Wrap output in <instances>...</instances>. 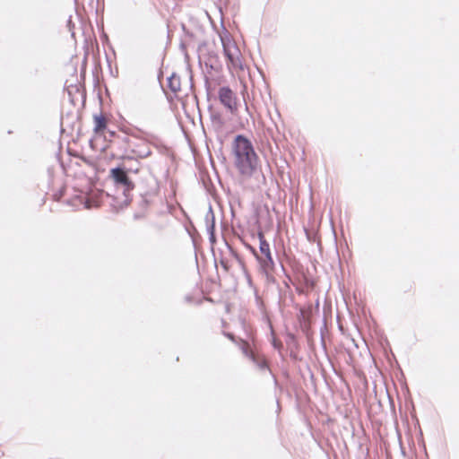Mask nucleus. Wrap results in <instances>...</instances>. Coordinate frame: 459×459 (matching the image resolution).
Here are the masks:
<instances>
[{
	"label": "nucleus",
	"mask_w": 459,
	"mask_h": 459,
	"mask_svg": "<svg viewBox=\"0 0 459 459\" xmlns=\"http://www.w3.org/2000/svg\"><path fill=\"white\" fill-rule=\"evenodd\" d=\"M111 176L115 182L123 185L126 187V190L133 188L131 181L123 169L119 168L111 169Z\"/></svg>",
	"instance_id": "39448f33"
},
{
	"label": "nucleus",
	"mask_w": 459,
	"mask_h": 459,
	"mask_svg": "<svg viewBox=\"0 0 459 459\" xmlns=\"http://www.w3.org/2000/svg\"><path fill=\"white\" fill-rule=\"evenodd\" d=\"M169 84H170V88H171L174 91H176L178 90V89H177V87L172 86V80H169Z\"/></svg>",
	"instance_id": "6e6552de"
},
{
	"label": "nucleus",
	"mask_w": 459,
	"mask_h": 459,
	"mask_svg": "<svg viewBox=\"0 0 459 459\" xmlns=\"http://www.w3.org/2000/svg\"><path fill=\"white\" fill-rule=\"evenodd\" d=\"M221 39L229 65L234 68H241V53L236 43L228 35L221 36Z\"/></svg>",
	"instance_id": "f03ea898"
},
{
	"label": "nucleus",
	"mask_w": 459,
	"mask_h": 459,
	"mask_svg": "<svg viewBox=\"0 0 459 459\" xmlns=\"http://www.w3.org/2000/svg\"><path fill=\"white\" fill-rule=\"evenodd\" d=\"M259 367H260L261 368H264V367H265V363H264V362H262L261 364H259Z\"/></svg>",
	"instance_id": "1a4fd4ad"
},
{
	"label": "nucleus",
	"mask_w": 459,
	"mask_h": 459,
	"mask_svg": "<svg viewBox=\"0 0 459 459\" xmlns=\"http://www.w3.org/2000/svg\"><path fill=\"white\" fill-rule=\"evenodd\" d=\"M228 336L230 338V339H233V336L231 334H228Z\"/></svg>",
	"instance_id": "9d476101"
},
{
	"label": "nucleus",
	"mask_w": 459,
	"mask_h": 459,
	"mask_svg": "<svg viewBox=\"0 0 459 459\" xmlns=\"http://www.w3.org/2000/svg\"><path fill=\"white\" fill-rule=\"evenodd\" d=\"M234 164L238 172L246 178H250L256 170L258 156L252 143L243 135H237L232 144Z\"/></svg>",
	"instance_id": "f257e3e1"
},
{
	"label": "nucleus",
	"mask_w": 459,
	"mask_h": 459,
	"mask_svg": "<svg viewBox=\"0 0 459 459\" xmlns=\"http://www.w3.org/2000/svg\"><path fill=\"white\" fill-rule=\"evenodd\" d=\"M259 240H260V253L261 256L258 255H255L257 259L260 261L262 266L264 269H268L273 264V261L271 255L269 244L266 242V240L264 238L262 234H259Z\"/></svg>",
	"instance_id": "20e7f679"
},
{
	"label": "nucleus",
	"mask_w": 459,
	"mask_h": 459,
	"mask_svg": "<svg viewBox=\"0 0 459 459\" xmlns=\"http://www.w3.org/2000/svg\"><path fill=\"white\" fill-rule=\"evenodd\" d=\"M219 99L221 103L228 108L230 113L235 114L237 112V101L236 96L233 91L228 87H222L219 91Z\"/></svg>",
	"instance_id": "7ed1b4c3"
},
{
	"label": "nucleus",
	"mask_w": 459,
	"mask_h": 459,
	"mask_svg": "<svg viewBox=\"0 0 459 459\" xmlns=\"http://www.w3.org/2000/svg\"><path fill=\"white\" fill-rule=\"evenodd\" d=\"M94 132L99 133L103 131L107 126V121L102 115H94Z\"/></svg>",
	"instance_id": "423d86ee"
},
{
	"label": "nucleus",
	"mask_w": 459,
	"mask_h": 459,
	"mask_svg": "<svg viewBox=\"0 0 459 459\" xmlns=\"http://www.w3.org/2000/svg\"><path fill=\"white\" fill-rule=\"evenodd\" d=\"M241 350L243 351V353L247 356V357H249L251 358L253 360H255V357H254V354L248 351V347H247V343H243L242 344V347H241Z\"/></svg>",
	"instance_id": "0eeeda50"
}]
</instances>
